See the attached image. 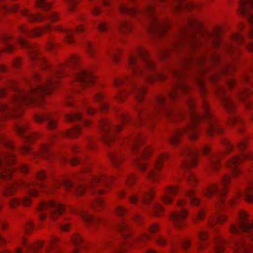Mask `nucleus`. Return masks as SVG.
<instances>
[{
    "label": "nucleus",
    "instance_id": "4468645a",
    "mask_svg": "<svg viewBox=\"0 0 253 253\" xmlns=\"http://www.w3.org/2000/svg\"><path fill=\"white\" fill-rule=\"evenodd\" d=\"M243 80L248 85L239 92V97L245 102L247 108L250 109L253 107V81L248 74L244 75Z\"/></svg>",
    "mask_w": 253,
    "mask_h": 253
},
{
    "label": "nucleus",
    "instance_id": "bb28decb",
    "mask_svg": "<svg viewBox=\"0 0 253 253\" xmlns=\"http://www.w3.org/2000/svg\"><path fill=\"white\" fill-rule=\"evenodd\" d=\"M71 240L74 247L73 250L74 253H78L80 249L85 248V244L79 234H74L71 237Z\"/></svg>",
    "mask_w": 253,
    "mask_h": 253
},
{
    "label": "nucleus",
    "instance_id": "6e6d98bb",
    "mask_svg": "<svg viewBox=\"0 0 253 253\" xmlns=\"http://www.w3.org/2000/svg\"><path fill=\"white\" fill-rule=\"evenodd\" d=\"M58 226L63 231H66L69 229L70 224L65 222H60Z\"/></svg>",
    "mask_w": 253,
    "mask_h": 253
},
{
    "label": "nucleus",
    "instance_id": "a18cd8bd",
    "mask_svg": "<svg viewBox=\"0 0 253 253\" xmlns=\"http://www.w3.org/2000/svg\"><path fill=\"white\" fill-rule=\"evenodd\" d=\"M85 46L87 52L90 57H94L95 49L92 44L89 42H86L85 43Z\"/></svg>",
    "mask_w": 253,
    "mask_h": 253
},
{
    "label": "nucleus",
    "instance_id": "774afa93",
    "mask_svg": "<svg viewBox=\"0 0 253 253\" xmlns=\"http://www.w3.org/2000/svg\"><path fill=\"white\" fill-rule=\"evenodd\" d=\"M34 225L32 221H29L25 225V230L27 232H30L32 229H33Z\"/></svg>",
    "mask_w": 253,
    "mask_h": 253
},
{
    "label": "nucleus",
    "instance_id": "c756f323",
    "mask_svg": "<svg viewBox=\"0 0 253 253\" xmlns=\"http://www.w3.org/2000/svg\"><path fill=\"white\" fill-rule=\"evenodd\" d=\"M215 251L216 253H221L224 252V247L227 242L220 236L217 235L215 238Z\"/></svg>",
    "mask_w": 253,
    "mask_h": 253
},
{
    "label": "nucleus",
    "instance_id": "473e14b6",
    "mask_svg": "<svg viewBox=\"0 0 253 253\" xmlns=\"http://www.w3.org/2000/svg\"><path fill=\"white\" fill-rule=\"evenodd\" d=\"M109 155L114 166L116 167H119L120 162L123 160L122 158V152L117 150L115 152L109 153Z\"/></svg>",
    "mask_w": 253,
    "mask_h": 253
},
{
    "label": "nucleus",
    "instance_id": "c03bdc74",
    "mask_svg": "<svg viewBox=\"0 0 253 253\" xmlns=\"http://www.w3.org/2000/svg\"><path fill=\"white\" fill-rule=\"evenodd\" d=\"M80 134V126H75L71 129L68 130L67 135L72 138L78 137Z\"/></svg>",
    "mask_w": 253,
    "mask_h": 253
},
{
    "label": "nucleus",
    "instance_id": "58836bf2",
    "mask_svg": "<svg viewBox=\"0 0 253 253\" xmlns=\"http://www.w3.org/2000/svg\"><path fill=\"white\" fill-rule=\"evenodd\" d=\"M186 195L190 199L191 204L195 206L199 205L200 200L196 195L195 192L193 190H190L185 192Z\"/></svg>",
    "mask_w": 253,
    "mask_h": 253
},
{
    "label": "nucleus",
    "instance_id": "4c0bfd02",
    "mask_svg": "<svg viewBox=\"0 0 253 253\" xmlns=\"http://www.w3.org/2000/svg\"><path fill=\"white\" fill-rule=\"evenodd\" d=\"M104 96L101 92L96 93L94 95V99L95 101L100 104V108L102 111H106L108 108V105L106 102L104 101Z\"/></svg>",
    "mask_w": 253,
    "mask_h": 253
},
{
    "label": "nucleus",
    "instance_id": "20e7f679",
    "mask_svg": "<svg viewBox=\"0 0 253 253\" xmlns=\"http://www.w3.org/2000/svg\"><path fill=\"white\" fill-rule=\"evenodd\" d=\"M128 66L133 77L116 79L114 81L116 87L123 86L119 89L116 97L122 101L131 92L137 102L141 104L144 100L146 89L141 84L135 83V78L141 76L145 81L151 83L155 80L163 81L166 75L155 69V64L149 57L147 51L142 47H138L135 52L129 55Z\"/></svg>",
    "mask_w": 253,
    "mask_h": 253
},
{
    "label": "nucleus",
    "instance_id": "6e6552de",
    "mask_svg": "<svg viewBox=\"0 0 253 253\" xmlns=\"http://www.w3.org/2000/svg\"><path fill=\"white\" fill-rule=\"evenodd\" d=\"M0 143L9 149V151L0 152V179L7 180L10 178L12 173L15 169L11 166L15 162V154L12 151V142L2 134H0Z\"/></svg>",
    "mask_w": 253,
    "mask_h": 253
},
{
    "label": "nucleus",
    "instance_id": "f704fd0d",
    "mask_svg": "<svg viewBox=\"0 0 253 253\" xmlns=\"http://www.w3.org/2000/svg\"><path fill=\"white\" fill-rule=\"evenodd\" d=\"M190 244L191 243L189 239L186 238L182 239L179 241L178 245L172 244L171 252L172 253H176L179 246L186 250L189 248Z\"/></svg>",
    "mask_w": 253,
    "mask_h": 253
},
{
    "label": "nucleus",
    "instance_id": "a19ab883",
    "mask_svg": "<svg viewBox=\"0 0 253 253\" xmlns=\"http://www.w3.org/2000/svg\"><path fill=\"white\" fill-rule=\"evenodd\" d=\"M35 3L37 7L43 10H49L50 8V4L47 0H36Z\"/></svg>",
    "mask_w": 253,
    "mask_h": 253
},
{
    "label": "nucleus",
    "instance_id": "a878e982",
    "mask_svg": "<svg viewBox=\"0 0 253 253\" xmlns=\"http://www.w3.org/2000/svg\"><path fill=\"white\" fill-rule=\"evenodd\" d=\"M178 189L175 186H169L166 188L165 193L162 196V200L166 204L170 203L173 199L170 195H174L177 193Z\"/></svg>",
    "mask_w": 253,
    "mask_h": 253
},
{
    "label": "nucleus",
    "instance_id": "f8f14e48",
    "mask_svg": "<svg viewBox=\"0 0 253 253\" xmlns=\"http://www.w3.org/2000/svg\"><path fill=\"white\" fill-rule=\"evenodd\" d=\"M200 150L196 148L184 147L180 151V156L182 157L181 167L184 172L191 166L197 164V157Z\"/></svg>",
    "mask_w": 253,
    "mask_h": 253
},
{
    "label": "nucleus",
    "instance_id": "0e129e2a",
    "mask_svg": "<svg viewBox=\"0 0 253 253\" xmlns=\"http://www.w3.org/2000/svg\"><path fill=\"white\" fill-rule=\"evenodd\" d=\"M156 242L160 246H163L166 244V240L161 235H158L156 239Z\"/></svg>",
    "mask_w": 253,
    "mask_h": 253
},
{
    "label": "nucleus",
    "instance_id": "ddd939ff",
    "mask_svg": "<svg viewBox=\"0 0 253 253\" xmlns=\"http://www.w3.org/2000/svg\"><path fill=\"white\" fill-rule=\"evenodd\" d=\"M100 127L103 134L102 138L104 143L110 145L115 139L116 132L122 129V125L113 126L107 120L103 119L100 122Z\"/></svg>",
    "mask_w": 253,
    "mask_h": 253
},
{
    "label": "nucleus",
    "instance_id": "423d86ee",
    "mask_svg": "<svg viewBox=\"0 0 253 253\" xmlns=\"http://www.w3.org/2000/svg\"><path fill=\"white\" fill-rule=\"evenodd\" d=\"M144 140L143 136L140 133H137L125 138L123 142L127 143L131 150L137 154V157L134 161L138 169L141 171L148 169L147 177L152 181L156 182L159 178L158 170L162 168L163 162L166 160L169 156L166 153H163L159 156L153 164H147L144 160L148 157L151 150L147 147H140Z\"/></svg>",
    "mask_w": 253,
    "mask_h": 253
},
{
    "label": "nucleus",
    "instance_id": "79ce46f5",
    "mask_svg": "<svg viewBox=\"0 0 253 253\" xmlns=\"http://www.w3.org/2000/svg\"><path fill=\"white\" fill-rule=\"evenodd\" d=\"M149 238V236L147 234H142L140 236L137 237L136 238H133L130 240L128 244H130L133 243H138L140 244H142L146 240H148Z\"/></svg>",
    "mask_w": 253,
    "mask_h": 253
},
{
    "label": "nucleus",
    "instance_id": "c85d7f7f",
    "mask_svg": "<svg viewBox=\"0 0 253 253\" xmlns=\"http://www.w3.org/2000/svg\"><path fill=\"white\" fill-rule=\"evenodd\" d=\"M43 241H39L34 244H28L25 240H23V245L26 251H30L32 253H36L38 250L41 249L43 245Z\"/></svg>",
    "mask_w": 253,
    "mask_h": 253
},
{
    "label": "nucleus",
    "instance_id": "e2e57ef3",
    "mask_svg": "<svg viewBox=\"0 0 253 253\" xmlns=\"http://www.w3.org/2000/svg\"><path fill=\"white\" fill-rule=\"evenodd\" d=\"M129 200L132 204H135L138 202V196L137 194H132L129 196Z\"/></svg>",
    "mask_w": 253,
    "mask_h": 253
},
{
    "label": "nucleus",
    "instance_id": "864d4df0",
    "mask_svg": "<svg viewBox=\"0 0 253 253\" xmlns=\"http://www.w3.org/2000/svg\"><path fill=\"white\" fill-rule=\"evenodd\" d=\"M127 211V210L122 206H118L116 208V213L120 216H123Z\"/></svg>",
    "mask_w": 253,
    "mask_h": 253
},
{
    "label": "nucleus",
    "instance_id": "603ef678",
    "mask_svg": "<svg viewBox=\"0 0 253 253\" xmlns=\"http://www.w3.org/2000/svg\"><path fill=\"white\" fill-rule=\"evenodd\" d=\"M68 3V8L71 11L74 10L75 6L78 2L77 0H65Z\"/></svg>",
    "mask_w": 253,
    "mask_h": 253
},
{
    "label": "nucleus",
    "instance_id": "7c9ffc66",
    "mask_svg": "<svg viewBox=\"0 0 253 253\" xmlns=\"http://www.w3.org/2000/svg\"><path fill=\"white\" fill-rule=\"evenodd\" d=\"M226 219V216L223 213H218L214 217L210 219L209 222V227L211 228H214V230L216 228L214 226L217 223H222Z\"/></svg>",
    "mask_w": 253,
    "mask_h": 253
},
{
    "label": "nucleus",
    "instance_id": "5701e85b",
    "mask_svg": "<svg viewBox=\"0 0 253 253\" xmlns=\"http://www.w3.org/2000/svg\"><path fill=\"white\" fill-rule=\"evenodd\" d=\"M35 120L38 123L46 122V125L49 129H54L56 126V122L54 116L50 113L45 114L37 115Z\"/></svg>",
    "mask_w": 253,
    "mask_h": 253
},
{
    "label": "nucleus",
    "instance_id": "338daca9",
    "mask_svg": "<svg viewBox=\"0 0 253 253\" xmlns=\"http://www.w3.org/2000/svg\"><path fill=\"white\" fill-rule=\"evenodd\" d=\"M19 169L23 173H27L28 171V167L25 164H20L18 166Z\"/></svg>",
    "mask_w": 253,
    "mask_h": 253
},
{
    "label": "nucleus",
    "instance_id": "37998d69",
    "mask_svg": "<svg viewBox=\"0 0 253 253\" xmlns=\"http://www.w3.org/2000/svg\"><path fill=\"white\" fill-rule=\"evenodd\" d=\"M196 82L201 95L204 96L207 92L204 81L202 78H198L196 79Z\"/></svg>",
    "mask_w": 253,
    "mask_h": 253
},
{
    "label": "nucleus",
    "instance_id": "5fc2aeb1",
    "mask_svg": "<svg viewBox=\"0 0 253 253\" xmlns=\"http://www.w3.org/2000/svg\"><path fill=\"white\" fill-rule=\"evenodd\" d=\"M67 161H69L70 163L73 166L81 164L83 162L82 161H81V160L78 157L72 158L70 159L67 160Z\"/></svg>",
    "mask_w": 253,
    "mask_h": 253
},
{
    "label": "nucleus",
    "instance_id": "dca6fc26",
    "mask_svg": "<svg viewBox=\"0 0 253 253\" xmlns=\"http://www.w3.org/2000/svg\"><path fill=\"white\" fill-rule=\"evenodd\" d=\"M185 201L184 199H180L177 203V207L179 210H177L172 213L171 218L174 225L177 228H181L185 225V220L187 215V212L184 206Z\"/></svg>",
    "mask_w": 253,
    "mask_h": 253
},
{
    "label": "nucleus",
    "instance_id": "ea45409f",
    "mask_svg": "<svg viewBox=\"0 0 253 253\" xmlns=\"http://www.w3.org/2000/svg\"><path fill=\"white\" fill-rule=\"evenodd\" d=\"M118 29L121 33H127L131 29L130 24L126 20L121 21L118 26Z\"/></svg>",
    "mask_w": 253,
    "mask_h": 253
},
{
    "label": "nucleus",
    "instance_id": "2eb2a0df",
    "mask_svg": "<svg viewBox=\"0 0 253 253\" xmlns=\"http://www.w3.org/2000/svg\"><path fill=\"white\" fill-rule=\"evenodd\" d=\"M201 151L208 156L207 169L210 172L211 171H216L220 167V158L221 154L211 153V147L208 145L202 146Z\"/></svg>",
    "mask_w": 253,
    "mask_h": 253
},
{
    "label": "nucleus",
    "instance_id": "a211bd4d",
    "mask_svg": "<svg viewBox=\"0 0 253 253\" xmlns=\"http://www.w3.org/2000/svg\"><path fill=\"white\" fill-rule=\"evenodd\" d=\"M239 12L247 17L251 26H253V0H242Z\"/></svg>",
    "mask_w": 253,
    "mask_h": 253
},
{
    "label": "nucleus",
    "instance_id": "de8ad7c7",
    "mask_svg": "<svg viewBox=\"0 0 253 253\" xmlns=\"http://www.w3.org/2000/svg\"><path fill=\"white\" fill-rule=\"evenodd\" d=\"M152 210L156 215L158 216L163 211L164 209L160 204L155 203L152 207Z\"/></svg>",
    "mask_w": 253,
    "mask_h": 253
},
{
    "label": "nucleus",
    "instance_id": "052dcab7",
    "mask_svg": "<svg viewBox=\"0 0 253 253\" xmlns=\"http://www.w3.org/2000/svg\"><path fill=\"white\" fill-rule=\"evenodd\" d=\"M119 51L118 50H114L109 53V56L110 58L113 59L115 62H117L118 61V54Z\"/></svg>",
    "mask_w": 253,
    "mask_h": 253
},
{
    "label": "nucleus",
    "instance_id": "6ab92c4d",
    "mask_svg": "<svg viewBox=\"0 0 253 253\" xmlns=\"http://www.w3.org/2000/svg\"><path fill=\"white\" fill-rule=\"evenodd\" d=\"M22 151L24 154L32 153L34 157H41L47 160H49L50 157H53L54 155L48 145L47 144L43 145L37 153L33 152L30 147L27 145L24 146Z\"/></svg>",
    "mask_w": 253,
    "mask_h": 253
},
{
    "label": "nucleus",
    "instance_id": "aec40b11",
    "mask_svg": "<svg viewBox=\"0 0 253 253\" xmlns=\"http://www.w3.org/2000/svg\"><path fill=\"white\" fill-rule=\"evenodd\" d=\"M15 128L18 133L26 141L32 142L35 138H38L39 136L37 133L30 132L28 129L27 126L25 124H17L15 126Z\"/></svg>",
    "mask_w": 253,
    "mask_h": 253
},
{
    "label": "nucleus",
    "instance_id": "2f4dec72",
    "mask_svg": "<svg viewBox=\"0 0 253 253\" xmlns=\"http://www.w3.org/2000/svg\"><path fill=\"white\" fill-rule=\"evenodd\" d=\"M66 118L68 121L71 122L81 121L82 122L83 125L86 126H88L90 123L89 121L84 119L82 115L79 113L67 115Z\"/></svg>",
    "mask_w": 253,
    "mask_h": 253
},
{
    "label": "nucleus",
    "instance_id": "39448f33",
    "mask_svg": "<svg viewBox=\"0 0 253 253\" xmlns=\"http://www.w3.org/2000/svg\"><path fill=\"white\" fill-rule=\"evenodd\" d=\"M163 4H168L171 10L178 12L185 9L191 10L199 7L198 4L185 0H154L147 3L143 9L128 5L127 1H121L118 4V9L123 15L131 16H143L148 19L146 29L152 36L158 38L164 37L168 29L169 23L167 20L160 19L156 17L154 10L155 6Z\"/></svg>",
    "mask_w": 253,
    "mask_h": 253
},
{
    "label": "nucleus",
    "instance_id": "e433bc0d",
    "mask_svg": "<svg viewBox=\"0 0 253 253\" xmlns=\"http://www.w3.org/2000/svg\"><path fill=\"white\" fill-rule=\"evenodd\" d=\"M117 229L125 239L129 238L130 234V229L128 225L125 222H122L121 223L119 224L117 226Z\"/></svg>",
    "mask_w": 253,
    "mask_h": 253
},
{
    "label": "nucleus",
    "instance_id": "cd10ccee",
    "mask_svg": "<svg viewBox=\"0 0 253 253\" xmlns=\"http://www.w3.org/2000/svg\"><path fill=\"white\" fill-rule=\"evenodd\" d=\"M238 197H242L248 202L253 201V180L251 181L246 189L242 192H238Z\"/></svg>",
    "mask_w": 253,
    "mask_h": 253
},
{
    "label": "nucleus",
    "instance_id": "9d476101",
    "mask_svg": "<svg viewBox=\"0 0 253 253\" xmlns=\"http://www.w3.org/2000/svg\"><path fill=\"white\" fill-rule=\"evenodd\" d=\"M230 179V176L229 175L226 174L224 175L221 179L220 185L216 184H211L203 191V194L208 197H211V196L215 195L218 198L217 204L218 206L221 208L223 205L227 204H233L236 202L235 200H230L226 202L223 198L226 192V185L229 182Z\"/></svg>",
    "mask_w": 253,
    "mask_h": 253
},
{
    "label": "nucleus",
    "instance_id": "b1692460",
    "mask_svg": "<svg viewBox=\"0 0 253 253\" xmlns=\"http://www.w3.org/2000/svg\"><path fill=\"white\" fill-rule=\"evenodd\" d=\"M51 27L49 25H47L43 29L38 28L34 30H29L27 29L25 25H21L19 28L20 33L26 35L29 37H34L41 35L44 30H50Z\"/></svg>",
    "mask_w": 253,
    "mask_h": 253
},
{
    "label": "nucleus",
    "instance_id": "9b49d317",
    "mask_svg": "<svg viewBox=\"0 0 253 253\" xmlns=\"http://www.w3.org/2000/svg\"><path fill=\"white\" fill-rule=\"evenodd\" d=\"M39 217L41 220L50 218L55 220L65 211L64 206L53 200L42 202L38 207Z\"/></svg>",
    "mask_w": 253,
    "mask_h": 253
},
{
    "label": "nucleus",
    "instance_id": "bf43d9fd",
    "mask_svg": "<svg viewBox=\"0 0 253 253\" xmlns=\"http://www.w3.org/2000/svg\"><path fill=\"white\" fill-rule=\"evenodd\" d=\"M234 65L233 64H228L226 65L225 67H224V69L221 71V74H225L228 73V72H230V70L232 69H233Z\"/></svg>",
    "mask_w": 253,
    "mask_h": 253
},
{
    "label": "nucleus",
    "instance_id": "c9c22d12",
    "mask_svg": "<svg viewBox=\"0 0 253 253\" xmlns=\"http://www.w3.org/2000/svg\"><path fill=\"white\" fill-rule=\"evenodd\" d=\"M24 206H28L30 204V200L29 197H25L22 200L18 198H13L10 200L9 204L12 208H15L20 203Z\"/></svg>",
    "mask_w": 253,
    "mask_h": 253
},
{
    "label": "nucleus",
    "instance_id": "f257e3e1",
    "mask_svg": "<svg viewBox=\"0 0 253 253\" xmlns=\"http://www.w3.org/2000/svg\"><path fill=\"white\" fill-rule=\"evenodd\" d=\"M168 40L167 47L160 53L161 58H167L171 52L184 51V57L181 61L182 69H174L171 71V74L175 78L172 88L167 95L157 96L152 103L136 105L137 118L135 122L132 121L126 113L120 112L119 116L121 123L142 125L146 121H153L159 114L166 116L173 121L186 118L188 124L185 127L175 130L168 138L169 142L174 145L179 143V137L183 134L187 135L192 140L196 139L198 137L199 126L203 122L206 124L205 129L209 135L214 133L221 134L223 129L212 116L205 100L202 102L203 113L200 114L195 110L193 97L187 95L184 100L188 111L186 115L180 109H173L170 103L179 100L181 94H188L190 91V86L183 80L187 76L184 68L194 65L200 66L201 71H204L203 66L207 62H211L214 64L219 62L221 58L219 53L210 51L207 54L208 49H219L235 58L239 53L236 43L243 42L244 37L241 34H235L232 38L233 43H224L218 33L210 34L207 32H202L200 23L195 18L190 17L186 20L179 32L172 38H169Z\"/></svg>",
    "mask_w": 253,
    "mask_h": 253
},
{
    "label": "nucleus",
    "instance_id": "1a4fd4ad",
    "mask_svg": "<svg viewBox=\"0 0 253 253\" xmlns=\"http://www.w3.org/2000/svg\"><path fill=\"white\" fill-rule=\"evenodd\" d=\"M216 91L226 111L229 113L233 114L235 110V104L233 100L226 94L225 88L218 87ZM228 124L230 125L236 126L239 132L243 131L244 123L240 116L232 114L228 120Z\"/></svg>",
    "mask_w": 253,
    "mask_h": 253
},
{
    "label": "nucleus",
    "instance_id": "69168bd1",
    "mask_svg": "<svg viewBox=\"0 0 253 253\" xmlns=\"http://www.w3.org/2000/svg\"><path fill=\"white\" fill-rule=\"evenodd\" d=\"M227 84L229 87H232L236 84V80L233 78H229L227 80Z\"/></svg>",
    "mask_w": 253,
    "mask_h": 253
},
{
    "label": "nucleus",
    "instance_id": "09e8293b",
    "mask_svg": "<svg viewBox=\"0 0 253 253\" xmlns=\"http://www.w3.org/2000/svg\"><path fill=\"white\" fill-rule=\"evenodd\" d=\"M185 177L190 184L193 185L197 183V179L193 173L187 172L185 173Z\"/></svg>",
    "mask_w": 253,
    "mask_h": 253
},
{
    "label": "nucleus",
    "instance_id": "3c124183",
    "mask_svg": "<svg viewBox=\"0 0 253 253\" xmlns=\"http://www.w3.org/2000/svg\"><path fill=\"white\" fill-rule=\"evenodd\" d=\"M247 145V140L246 139H242L240 142H239L237 144V149H239L240 151H242L244 150L246 148Z\"/></svg>",
    "mask_w": 253,
    "mask_h": 253
},
{
    "label": "nucleus",
    "instance_id": "f03ea898",
    "mask_svg": "<svg viewBox=\"0 0 253 253\" xmlns=\"http://www.w3.org/2000/svg\"><path fill=\"white\" fill-rule=\"evenodd\" d=\"M0 40L4 45L3 48L0 50V54L2 51L11 52L14 47L11 41H14L23 47L28 48L31 60L46 72V74L43 76H42L40 73L35 72L32 78L27 81L29 87L26 90L21 89L15 83H11L14 94L10 102L8 103L0 102V113L2 118L19 116V114H15L14 112L22 104L32 103L41 99L44 95L51 93L58 86L59 79L65 75V71L67 68H74L76 70V72L73 75V78L75 83L78 84V85L84 87L94 83V76L89 70L80 66L79 57L77 55L71 56L65 64L52 67L39 53L36 47L29 43L23 38L18 37L14 39L11 35L0 34ZM5 94V89L0 88V97L4 96Z\"/></svg>",
    "mask_w": 253,
    "mask_h": 253
},
{
    "label": "nucleus",
    "instance_id": "f3484780",
    "mask_svg": "<svg viewBox=\"0 0 253 253\" xmlns=\"http://www.w3.org/2000/svg\"><path fill=\"white\" fill-rule=\"evenodd\" d=\"M21 14L26 17L30 22H41L44 19H48L51 21H55L58 19V16L56 13L51 11L47 14H34L30 12L28 9H22L20 10Z\"/></svg>",
    "mask_w": 253,
    "mask_h": 253
},
{
    "label": "nucleus",
    "instance_id": "72a5a7b5",
    "mask_svg": "<svg viewBox=\"0 0 253 253\" xmlns=\"http://www.w3.org/2000/svg\"><path fill=\"white\" fill-rule=\"evenodd\" d=\"M154 192L153 189H150L146 191L142 192L140 196V200L143 203H149L153 197Z\"/></svg>",
    "mask_w": 253,
    "mask_h": 253
},
{
    "label": "nucleus",
    "instance_id": "7ed1b4c3",
    "mask_svg": "<svg viewBox=\"0 0 253 253\" xmlns=\"http://www.w3.org/2000/svg\"><path fill=\"white\" fill-rule=\"evenodd\" d=\"M38 182L25 183L21 181L14 182L12 184L5 186L4 188L3 193L5 196H9L13 194L15 190L18 187L27 188L30 196L34 197L38 194V188L42 189L46 192H50L53 189H57L61 185L68 191H71L77 195L83 194L85 190L89 191L95 197L92 200L91 205L96 210H99L104 207V203L103 200L97 196L104 192L102 188L107 187L114 178L104 174H100L95 176H90L86 182L84 180L82 176L80 175L78 178L80 181L75 183L72 180L65 179L61 181H54L52 185H49L46 181V175L43 171H39L37 174Z\"/></svg>",
    "mask_w": 253,
    "mask_h": 253
},
{
    "label": "nucleus",
    "instance_id": "4d7b16f0",
    "mask_svg": "<svg viewBox=\"0 0 253 253\" xmlns=\"http://www.w3.org/2000/svg\"><path fill=\"white\" fill-rule=\"evenodd\" d=\"M125 180L128 185H130L135 181V177L133 174H130L126 178Z\"/></svg>",
    "mask_w": 253,
    "mask_h": 253
},
{
    "label": "nucleus",
    "instance_id": "393cba45",
    "mask_svg": "<svg viewBox=\"0 0 253 253\" xmlns=\"http://www.w3.org/2000/svg\"><path fill=\"white\" fill-rule=\"evenodd\" d=\"M59 239L55 236H51L45 251L46 253H58L60 251Z\"/></svg>",
    "mask_w": 253,
    "mask_h": 253
},
{
    "label": "nucleus",
    "instance_id": "4be33fe9",
    "mask_svg": "<svg viewBox=\"0 0 253 253\" xmlns=\"http://www.w3.org/2000/svg\"><path fill=\"white\" fill-rule=\"evenodd\" d=\"M55 30L62 32L65 35L64 40L69 43H72L74 42V35L75 33L81 32L84 31V28L82 26L78 27L75 30H70L68 29H65L61 26H57L55 28Z\"/></svg>",
    "mask_w": 253,
    "mask_h": 253
},
{
    "label": "nucleus",
    "instance_id": "412c9836",
    "mask_svg": "<svg viewBox=\"0 0 253 253\" xmlns=\"http://www.w3.org/2000/svg\"><path fill=\"white\" fill-rule=\"evenodd\" d=\"M73 211L76 213L80 214L88 226L94 227L100 222L99 218L93 216L89 212L85 210L79 208L74 210Z\"/></svg>",
    "mask_w": 253,
    "mask_h": 253
},
{
    "label": "nucleus",
    "instance_id": "680f3d73",
    "mask_svg": "<svg viewBox=\"0 0 253 253\" xmlns=\"http://www.w3.org/2000/svg\"><path fill=\"white\" fill-rule=\"evenodd\" d=\"M208 237V235L205 231H202L199 233L198 238L201 241H205Z\"/></svg>",
    "mask_w": 253,
    "mask_h": 253
},
{
    "label": "nucleus",
    "instance_id": "8fccbe9b",
    "mask_svg": "<svg viewBox=\"0 0 253 253\" xmlns=\"http://www.w3.org/2000/svg\"><path fill=\"white\" fill-rule=\"evenodd\" d=\"M110 26L108 23L105 22H99L97 25V28L101 32H106Z\"/></svg>",
    "mask_w": 253,
    "mask_h": 253
},
{
    "label": "nucleus",
    "instance_id": "13d9d810",
    "mask_svg": "<svg viewBox=\"0 0 253 253\" xmlns=\"http://www.w3.org/2000/svg\"><path fill=\"white\" fill-rule=\"evenodd\" d=\"M3 8L5 12H7L9 10L13 12H15L19 10V7L17 5H13L11 6L10 7H7V6L4 5L3 6Z\"/></svg>",
    "mask_w": 253,
    "mask_h": 253
},
{
    "label": "nucleus",
    "instance_id": "0eeeda50",
    "mask_svg": "<svg viewBox=\"0 0 253 253\" xmlns=\"http://www.w3.org/2000/svg\"><path fill=\"white\" fill-rule=\"evenodd\" d=\"M240 220L237 225H231L229 228L230 232L239 236L240 239H234L233 251L234 253H250V250L245 245L242 234L248 236L250 240L253 241V222L250 223L247 219V214L244 211L239 212Z\"/></svg>",
    "mask_w": 253,
    "mask_h": 253
},
{
    "label": "nucleus",
    "instance_id": "49530a36",
    "mask_svg": "<svg viewBox=\"0 0 253 253\" xmlns=\"http://www.w3.org/2000/svg\"><path fill=\"white\" fill-rule=\"evenodd\" d=\"M222 143L225 146L226 148V151L227 153L234 151L236 149L226 139H223V140H222Z\"/></svg>",
    "mask_w": 253,
    "mask_h": 253
}]
</instances>
